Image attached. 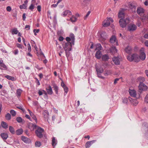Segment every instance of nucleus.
<instances>
[{
	"label": "nucleus",
	"mask_w": 148,
	"mask_h": 148,
	"mask_svg": "<svg viewBox=\"0 0 148 148\" xmlns=\"http://www.w3.org/2000/svg\"><path fill=\"white\" fill-rule=\"evenodd\" d=\"M39 31V29H34L33 31L34 32V34L35 35H36V33H38Z\"/></svg>",
	"instance_id": "864d4df0"
},
{
	"label": "nucleus",
	"mask_w": 148,
	"mask_h": 148,
	"mask_svg": "<svg viewBox=\"0 0 148 148\" xmlns=\"http://www.w3.org/2000/svg\"><path fill=\"white\" fill-rule=\"evenodd\" d=\"M110 42L112 43H116V45H118V40H116V38H111L110 40Z\"/></svg>",
	"instance_id": "6ab92c4d"
},
{
	"label": "nucleus",
	"mask_w": 148,
	"mask_h": 148,
	"mask_svg": "<svg viewBox=\"0 0 148 148\" xmlns=\"http://www.w3.org/2000/svg\"><path fill=\"white\" fill-rule=\"evenodd\" d=\"M57 51L59 52H60L61 53H62L63 52V49L62 48L61 46L58 45L57 46Z\"/></svg>",
	"instance_id": "4c0bfd02"
},
{
	"label": "nucleus",
	"mask_w": 148,
	"mask_h": 148,
	"mask_svg": "<svg viewBox=\"0 0 148 148\" xmlns=\"http://www.w3.org/2000/svg\"><path fill=\"white\" fill-rule=\"evenodd\" d=\"M109 51L111 54L114 55L117 53V50L115 47H112L110 49Z\"/></svg>",
	"instance_id": "9b49d317"
},
{
	"label": "nucleus",
	"mask_w": 148,
	"mask_h": 148,
	"mask_svg": "<svg viewBox=\"0 0 148 148\" xmlns=\"http://www.w3.org/2000/svg\"><path fill=\"white\" fill-rule=\"evenodd\" d=\"M8 12H10L12 10L10 6H8L6 8Z\"/></svg>",
	"instance_id": "bf43d9fd"
},
{
	"label": "nucleus",
	"mask_w": 148,
	"mask_h": 148,
	"mask_svg": "<svg viewBox=\"0 0 148 148\" xmlns=\"http://www.w3.org/2000/svg\"><path fill=\"white\" fill-rule=\"evenodd\" d=\"M23 130L22 129H19L16 130V134L18 135H19L22 134Z\"/></svg>",
	"instance_id": "c756f323"
},
{
	"label": "nucleus",
	"mask_w": 148,
	"mask_h": 148,
	"mask_svg": "<svg viewBox=\"0 0 148 148\" xmlns=\"http://www.w3.org/2000/svg\"><path fill=\"white\" fill-rule=\"evenodd\" d=\"M16 121L19 123H22L23 122V120L20 117H18L16 118Z\"/></svg>",
	"instance_id": "79ce46f5"
},
{
	"label": "nucleus",
	"mask_w": 148,
	"mask_h": 148,
	"mask_svg": "<svg viewBox=\"0 0 148 148\" xmlns=\"http://www.w3.org/2000/svg\"><path fill=\"white\" fill-rule=\"evenodd\" d=\"M17 47L19 48H20V49H22V48H23V46H22V45L20 44H17Z\"/></svg>",
	"instance_id": "e2e57ef3"
},
{
	"label": "nucleus",
	"mask_w": 148,
	"mask_h": 148,
	"mask_svg": "<svg viewBox=\"0 0 148 148\" xmlns=\"http://www.w3.org/2000/svg\"><path fill=\"white\" fill-rule=\"evenodd\" d=\"M145 44L146 46L148 47V40H146L145 42Z\"/></svg>",
	"instance_id": "774afa93"
},
{
	"label": "nucleus",
	"mask_w": 148,
	"mask_h": 148,
	"mask_svg": "<svg viewBox=\"0 0 148 148\" xmlns=\"http://www.w3.org/2000/svg\"><path fill=\"white\" fill-rule=\"evenodd\" d=\"M27 125L29 128L32 131L34 130L35 129H36L38 126L36 125L31 123H28Z\"/></svg>",
	"instance_id": "1a4fd4ad"
},
{
	"label": "nucleus",
	"mask_w": 148,
	"mask_h": 148,
	"mask_svg": "<svg viewBox=\"0 0 148 148\" xmlns=\"http://www.w3.org/2000/svg\"><path fill=\"white\" fill-rule=\"evenodd\" d=\"M7 69V66L3 62L0 65V69L1 70H5Z\"/></svg>",
	"instance_id": "c85d7f7f"
},
{
	"label": "nucleus",
	"mask_w": 148,
	"mask_h": 148,
	"mask_svg": "<svg viewBox=\"0 0 148 148\" xmlns=\"http://www.w3.org/2000/svg\"><path fill=\"white\" fill-rule=\"evenodd\" d=\"M41 145V143L39 141H36L35 143V146L36 147H39Z\"/></svg>",
	"instance_id": "a18cd8bd"
},
{
	"label": "nucleus",
	"mask_w": 148,
	"mask_h": 148,
	"mask_svg": "<svg viewBox=\"0 0 148 148\" xmlns=\"http://www.w3.org/2000/svg\"><path fill=\"white\" fill-rule=\"evenodd\" d=\"M27 0L25 1H24V3L22 5H20V8L21 9H25L27 7Z\"/></svg>",
	"instance_id": "393cba45"
},
{
	"label": "nucleus",
	"mask_w": 148,
	"mask_h": 148,
	"mask_svg": "<svg viewBox=\"0 0 148 148\" xmlns=\"http://www.w3.org/2000/svg\"><path fill=\"white\" fill-rule=\"evenodd\" d=\"M71 12L69 10H66L64 11L62 13V16L64 17L66 16L67 15H71Z\"/></svg>",
	"instance_id": "aec40b11"
},
{
	"label": "nucleus",
	"mask_w": 148,
	"mask_h": 148,
	"mask_svg": "<svg viewBox=\"0 0 148 148\" xmlns=\"http://www.w3.org/2000/svg\"><path fill=\"white\" fill-rule=\"evenodd\" d=\"M53 87L54 88V90L56 93L57 94H58V87L57 86L55 85L53 86Z\"/></svg>",
	"instance_id": "09e8293b"
},
{
	"label": "nucleus",
	"mask_w": 148,
	"mask_h": 148,
	"mask_svg": "<svg viewBox=\"0 0 148 148\" xmlns=\"http://www.w3.org/2000/svg\"><path fill=\"white\" fill-rule=\"evenodd\" d=\"M9 130L10 132L13 134L15 133V130L14 128L12 126H10L9 127Z\"/></svg>",
	"instance_id": "e433bc0d"
},
{
	"label": "nucleus",
	"mask_w": 148,
	"mask_h": 148,
	"mask_svg": "<svg viewBox=\"0 0 148 148\" xmlns=\"http://www.w3.org/2000/svg\"><path fill=\"white\" fill-rule=\"evenodd\" d=\"M1 125L3 128L5 129L7 128L8 127V125L6 122L4 121H2L1 122Z\"/></svg>",
	"instance_id": "cd10ccee"
},
{
	"label": "nucleus",
	"mask_w": 148,
	"mask_h": 148,
	"mask_svg": "<svg viewBox=\"0 0 148 148\" xmlns=\"http://www.w3.org/2000/svg\"><path fill=\"white\" fill-rule=\"evenodd\" d=\"M6 119L8 120H9L11 119V116L10 114L9 113H8L5 116Z\"/></svg>",
	"instance_id": "a19ab883"
},
{
	"label": "nucleus",
	"mask_w": 148,
	"mask_h": 148,
	"mask_svg": "<svg viewBox=\"0 0 148 148\" xmlns=\"http://www.w3.org/2000/svg\"><path fill=\"white\" fill-rule=\"evenodd\" d=\"M97 73L98 77L102 79H104V77L101 76V75L100 74L101 73Z\"/></svg>",
	"instance_id": "4d7b16f0"
},
{
	"label": "nucleus",
	"mask_w": 148,
	"mask_h": 148,
	"mask_svg": "<svg viewBox=\"0 0 148 148\" xmlns=\"http://www.w3.org/2000/svg\"><path fill=\"white\" fill-rule=\"evenodd\" d=\"M144 101L145 102L148 103V94H147L145 98Z\"/></svg>",
	"instance_id": "8fccbe9b"
},
{
	"label": "nucleus",
	"mask_w": 148,
	"mask_h": 148,
	"mask_svg": "<svg viewBox=\"0 0 148 148\" xmlns=\"http://www.w3.org/2000/svg\"><path fill=\"white\" fill-rule=\"evenodd\" d=\"M129 93L132 97H135L136 95V91L134 89H130L129 90Z\"/></svg>",
	"instance_id": "ddd939ff"
},
{
	"label": "nucleus",
	"mask_w": 148,
	"mask_h": 148,
	"mask_svg": "<svg viewBox=\"0 0 148 148\" xmlns=\"http://www.w3.org/2000/svg\"><path fill=\"white\" fill-rule=\"evenodd\" d=\"M131 50L132 49L131 47L128 46L126 47L125 49V51L126 53H130Z\"/></svg>",
	"instance_id": "473e14b6"
},
{
	"label": "nucleus",
	"mask_w": 148,
	"mask_h": 148,
	"mask_svg": "<svg viewBox=\"0 0 148 148\" xmlns=\"http://www.w3.org/2000/svg\"><path fill=\"white\" fill-rule=\"evenodd\" d=\"M12 34H16L18 33V31L17 30V29H12Z\"/></svg>",
	"instance_id": "37998d69"
},
{
	"label": "nucleus",
	"mask_w": 148,
	"mask_h": 148,
	"mask_svg": "<svg viewBox=\"0 0 148 148\" xmlns=\"http://www.w3.org/2000/svg\"><path fill=\"white\" fill-rule=\"evenodd\" d=\"M35 133L36 136L40 138L43 136V133L44 132V130L42 128L38 126L36 129Z\"/></svg>",
	"instance_id": "20e7f679"
},
{
	"label": "nucleus",
	"mask_w": 148,
	"mask_h": 148,
	"mask_svg": "<svg viewBox=\"0 0 148 148\" xmlns=\"http://www.w3.org/2000/svg\"><path fill=\"white\" fill-rule=\"evenodd\" d=\"M43 114L44 116V117L45 118L48 117L49 115V113L46 110L43 112Z\"/></svg>",
	"instance_id": "c9c22d12"
},
{
	"label": "nucleus",
	"mask_w": 148,
	"mask_h": 148,
	"mask_svg": "<svg viewBox=\"0 0 148 148\" xmlns=\"http://www.w3.org/2000/svg\"><path fill=\"white\" fill-rule=\"evenodd\" d=\"M34 8V5L32 4H31V5H30L29 8V9L32 10H33Z\"/></svg>",
	"instance_id": "3c124183"
},
{
	"label": "nucleus",
	"mask_w": 148,
	"mask_h": 148,
	"mask_svg": "<svg viewBox=\"0 0 148 148\" xmlns=\"http://www.w3.org/2000/svg\"><path fill=\"white\" fill-rule=\"evenodd\" d=\"M5 77L9 80H11L12 81H14L15 80V78L14 77L10 76L8 75H6L5 76Z\"/></svg>",
	"instance_id": "58836bf2"
},
{
	"label": "nucleus",
	"mask_w": 148,
	"mask_h": 148,
	"mask_svg": "<svg viewBox=\"0 0 148 148\" xmlns=\"http://www.w3.org/2000/svg\"><path fill=\"white\" fill-rule=\"evenodd\" d=\"M95 50H98V51H100L102 48V47L100 44H97L95 45Z\"/></svg>",
	"instance_id": "a878e982"
},
{
	"label": "nucleus",
	"mask_w": 148,
	"mask_h": 148,
	"mask_svg": "<svg viewBox=\"0 0 148 148\" xmlns=\"http://www.w3.org/2000/svg\"><path fill=\"white\" fill-rule=\"evenodd\" d=\"M18 50L16 49L14 51V54L15 55L17 54L18 53Z\"/></svg>",
	"instance_id": "69168bd1"
},
{
	"label": "nucleus",
	"mask_w": 148,
	"mask_h": 148,
	"mask_svg": "<svg viewBox=\"0 0 148 148\" xmlns=\"http://www.w3.org/2000/svg\"><path fill=\"white\" fill-rule=\"evenodd\" d=\"M113 62L116 65H119L120 64V58L119 57H114L112 58Z\"/></svg>",
	"instance_id": "f8f14e48"
},
{
	"label": "nucleus",
	"mask_w": 148,
	"mask_h": 148,
	"mask_svg": "<svg viewBox=\"0 0 148 148\" xmlns=\"http://www.w3.org/2000/svg\"><path fill=\"white\" fill-rule=\"evenodd\" d=\"M67 42L66 43L64 47V50L67 57L69 56L70 53L69 51L71 50L72 47L74 44V38H66Z\"/></svg>",
	"instance_id": "f03ea898"
},
{
	"label": "nucleus",
	"mask_w": 148,
	"mask_h": 148,
	"mask_svg": "<svg viewBox=\"0 0 148 148\" xmlns=\"http://www.w3.org/2000/svg\"><path fill=\"white\" fill-rule=\"evenodd\" d=\"M128 99L127 98H124L123 99V102L125 103H127L128 102Z\"/></svg>",
	"instance_id": "5fc2aeb1"
},
{
	"label": "nucleus",
	"mask_w": 148,
	"mask_h": 148,
	"mask_svg": "<svg viewBox=\"0 0 148 148\" xmlns=\"http://www.w3.org/2000/svg\"><path fill=\"white\" fill-rule=\"evenodd\" d=\"M90 11H89L86 14V15L84 17V18L85 19H86L87 18V17L90 14Z\"/></svg>",
	"instance_id": "13d9d810"
},
{
	"label": "nucleus",
	"mask_w": 148,
	"mask_h": 148,
	"mask_svg": "<svg viewBox=\"0 0 148 148\" xmlns=\"http://www.w3.org/2000/svg\"><path fill=\"white\" fill-rule=\"evenodd\" d=\"M101 55V52L100 51H98L95 53V56L97 58L99 59L100 58Z\"/></svg>",
	"instance_id": "b1692460"
},
{
	"label": "nucleus",
	"mask_w": 148,
	"mask_h": 148,
	"mask_svg": "<svg viewBox=\"0 0 148 148\" xmlns=\"http://www.w3.org/2000/svg\"><path fill=\"white\" fill-rule=\"evenodd\" d=\"M21 139L22 141L26 143H29L30 142V140L27 137L24 136L21 137Z\"/></svg>",
	"instance_id": "dca6fc26"
},
{
	"label": "nucleus",
	"mask_w": 148,
	"mask_h": 148,
	"mask_svg": "<svg viewBox=\"0 0 148 148\" xmlns=\"http://www.w3.org/2000/svg\"><path fill=\"white\" fill-rule=\"evenodd\" d=\"M109 58V56L107 54L104 55L102 56V59L103 61L108 60Z\"/></svg>",
	"instance_id": "7c9ffc66"
},
{
	"label": "nucleus",
	"mask_w": 148,
	"mask_h": 148,
	"mask_svg": "<svg viewBox=\"0 0 148 148\" xmlns=\"http://www.w3.org/2000/svg\"><path fill=\"white\" fill-rule=\"evenodd\" d=\"M70 21L73 23L76 22L77 20V18L75 17L74 16H72L70 18Z\"/></svg>",
	"instance_id": "f704fd0d"
},
{
	"label": "nucleus",
	"mask_w": 148,
	"mask_h": 148,
	"mask_svg": "<svg viewBox=\"0 0 148 148\" xmlns=\"http://www.w3.org/2000/svg\"><path fill=\"white\" fill-rule=\"evenodd\" d=\"M127 58L130 61H134L135 62H138L140 61L139 56L136 53L133 54L131 56H127Z\"/></svg>",
	"instance_id": "7ed1b4c3"
},
{
	"label": "nucleus",
	"mask_w": 148,
	"mask_h": 148,
	"mask_svg": "<svg viewBox=\"0 0 148 148\" xmlns=\"http://www.w3.org/2000/svg\"><path fill=\"white\" fill-rule=\"evenodd\" d=\"M96 141L95 140H93L87 142L85 144V146L86 148L89 147L91 145L95 143Z\"/></svg>",
	"instance_id": "2eb2a0df"
},
{
	"label": "nucleus",
	"mask_w": 148,
	"mask_h": 148,
	"mask_svg": "<svg viewBox=\"0 0 148 148\" xmlns=\"http://www.w3.org/2000/svg\"><path fill=\"white\" fill-rule=\"evenodd\" d=\"M96 71L97 73H102L103 71V69L101 67L100 68H96Z\"/></svg>",
	"instance_id": "72a5a7b5"
},
{
	"label": "nucleus",
	"mask_w": 148,
	"mask_h": 148,
	"mask_svg": "<svg viewBox=\"0 0 148 148\" xmlns=\"http://www.w3.org/2000/svg\"><path fill=\"white\" fill-rule=\"evenodd\" d=\"M22 90L20 89H18L17 90L16 93L17 95L19 96L21 95L22 93Z\"/></svg>",
	"instance_id": "de8ad7c7"
},
{
	"label": "nucleus",
	"mask_w": 148,
	"mask_h": 148,
	"mask_svg": "<svg viewBox=\"0 0 148 148\" xmlns=\"http://www.w3.org/2000/svg\"><path fill=\"white\" fill-rule=\"evenodd\" d=\"M107 36V33L104 31L99 32L98 33V37H104Z\"/></svg>",
	"instance_id": "4468645a"
},
{
	"label": "nucleus",
	"mask_w": 148,
	"mask_h": 148,
	"mask_svg": "<svg viewBox=\"0 0 148 148\" xmlns=\"http://www.w3.org/2000/svg\"><path fill=\"white\" fill-rule=\"evenodd\" d=\"M137 13L140 16H144V9L140 7L138 8L137 10Z\"/></svg>",
	"instance_id": "9d476101"
},
{
	"label": "nucleus",
	"mask_w": 148,
	"mask_h": 148,
	"mask_svg": "<svg viewBox=\"0 0 148 148\" xmlns=\"http://www.w3.org/2000/svg\"><path fill=\"white\" fill-rule=\"evenodd\" d=\"M38 93L39 95H41L43 94L42 90H39L38 91Z\"/></svg>",
	"instance_id": "0e129e2a"
},
{
	"label": "nucleus",
	"mask_w": 148,
	"mask_h": 148,
	"mask_svg": "<svg viewBox=\"0 0 148 148\" xmlns=\"http://www.w3.org/2000/svg\"><path fill=\"white\" fill-rule=\"evenodd\" d=\"M113 22V20L111 18H107L103 23V25L104 27H107L110 25V24Z\"/></svg>",
	"instance_id": "39448f33"
},
{
	"label": "nucleus",
	"mask_w": 148,
	"mask_h": 148,
	"mask_svg": "<svg viewBox=\"0 0 148 148\" xmlns=\"http://www.w3.org/2000/svg\"><path fill=\"white\" fill-rule=\"evenodd\" d=\"M57 144V140L54 137H53L52 139V145L53 146H55Z\"/></svg>",
	"instance_id": "2f4dec72"
},
{
	"label": "nucleus",
	"mask_w": 148,
	"mask_h": 148,
	"mask_svg": "<svg viewBox=\"0 0 148 148\" xmlns=\"http://www.w3.org/2000/svg\"><path fill=\"white\" fill-rule=\"evenodd\" d=\"M10 113L13 116H15L16 115V112L13 110H11L10 111Z\"/></svg>",
	"instance_id": "49530a36"
},
{
	"label": "nucleus",
	"mask_w": 148,
	"mask_h": 148,
	"mask_svg": "<svg viewBox=\"0 0 148 148\" xmlns=\"http://www.w3.org/2000/svg\"><path fill=\"white\" fill-rule=\"evenodd\" d=\"M57 34L59 37H63V36H64L63 31L62 29L58 30L57 32Z\"/></svg>",
	"instance_id": "4be33fe9"
},
{
	"label": "nucleus",
	"mask_w": 148,
	"mask_h": 148,
	"mask_svg": "<svg viewBox=\"0 0 148 148\" xmlns=\"http://www.w3.org/2000/svg\"><path fill=\"white\" fill-rule=\"evenodd\" d=\"M136 28L137 27L136 25L132 23H131L129 25L127 29L130 32H132L135 30Z\"/></svg>",
	"instance_id": "6e6552de"
},
{
	"label": "nucleus",
	"mask_w": 148,
	"mask_h": 148,
	"mask_svg": "<svg viewBox=\"0 0 148 148\" xmlns=\"http://www.w3.org/2000/svg\"><path fill=\"white\" fill-rule=\"evenodd\" d=\"M37 9L38 11L40 12L41 10V7L40 5H38L37 7Z\"/></svg>",
	"instance_id": "680f3d73"
},
{
	"label": "nucleus",
	"mask_w": 148,
	"mask_h": 148,
	"mask_svg": "<svg viewBox=\"0 0 148 148\" xmlns=\"http://www.w3.org/2000/svg\"><path fill=\"white\" fill-rule=\"evenodd\" d=\"M0 136L4 140H6L8 137V134L7 133H1Z\"/></svg>",
	"instance_id": "a211bd4d"
},
{
	"label": "nucleus",
	"mask_w": 148,
	"mask_h": 148,
	"mask_svg": "<svg viewBox=\"0 0 148 148\" xmlns=\"http://www.w3.org/2000/svg\"><path fill=\"white\" fill-rule=\"evenodd\" d=\"M31 117L32 118L34 119L35 121V122L36 123H37V118L36 117V116L34 115L33 116H32Z\"/></svg>",
	"instance_id": "603ef678"
},
{
	"label": "nucleus",
	"mask_w": 148,
	"mask_h": 148,
	"mask_svg": "<svg viewBox=\"0 0 148 148\" xmlns=\"http://www.w3.org/2000/svg\"><path fill=\"white\" fill-rule=\"evenodd\" d=\"M130 8L133 10L132 11L134 12H136V7L133 4L130 3L129 5Z\"/></svg>",
	"instance_id": "bb28decb"
},
{
	"label": "nucleus",
	"mask_w": 148,
	"mask_h": 148,
	"mask_svg": "<svg viewBox=\"0 0 148 148\" xmlns=\"http://www.w3.org/2000/svg\"><path fill=\"white\" fill-rule=\"evenodd\" d=\"M46 90L49 95H52L53 93L52 88L50 85H49L48 87L46 88Z\"/></svg>",
	"instance_id": "412c9836"
},
{
	"label": "nucleus",
	"mask_w": 148,
	"mask_h": 148,
	"mask_svg": "<svg viewBox=\"0 0 148 148\" xmlns=\"http://www.w3.org/2000/svg\"><path fill=\"white\" fill-rule=\"evenodd\" d=\"M30 26L29 25H26L25 26V28L27 30H29L30 29Z\"/></svg>",
	"instance_id": "338daca9"
},
{
	"label": "nucleus",
	"mask_w": 148,
	"mask_h": 148,
	"mask_svg": "<svg viewBox=\"0 0 148 148\" xmlns=\"http://www.w3.org/2000/svg\"><path fill=\"white\" fill-rule=\"evenodd\" d=\"M61 86L64 88V90L65 92V94H64V95H65L68 92V88L66 86L63 82H61Z\"/></svg>",
	"instance_id": "f3484780"
},
{
	"label": "nucleus",
	"mask_w": 148,
	"mask_h": 148,
	"mask_svg": "<svg viewBox=\"0 0 148 148\" xmlns=\"http://www.w3.org/2000/svg\"><path fill=\"white\" fill-rule=\"evenodd\" d=\"M145 49L144 48H142L140 51V56H139L140 58V60H144L146 58V54L145 52Z\"/></svg>",
	"instance_id": "423d86ee"
},
{
	"label": "nucleus",
	"mask_w": 148,
	"mask_h": 148,
	"mask_svg": "<svg viewBox=\"0 0 148 148\" xmlns=\"http://www.w3.org/2000/svg\"><path fill=\"white\" fill-rule=\"evenodd\" d=\"M138 80L140 82H140H143L145 81V79L144 77H140L138 78Z\"/></svg>",
	"instance_id": "c03bdc74"
},
{
	"label": "nucleus",
	"mask_w": 148,
	"mask_h": 148,
	"mask_svg": "<svg viewBox=\"0 0 148 148\" xmlns=\"http://www.w3.org/2000/svg\"><path fill=\"white\" fill-rule=\"evenodd\" d=\"M28 51L30 52L31 51V48L30 44L28 43L27 45Z\"/></svg>",
	"instance_id": "6e6d98bb"
},
{
	"label": "nucleus",
	"mask_w": 148,
	"mask_h": 148,
	"mask_svg": "<svg viewBox=\"0 0 148 148\" xmlns=\"http://www.w3.org/2000/svg\"><path fill=\"white\" fill-rule=\"evenodd\" d=\"M138 89L140 91L146 90L147 88V86L144 83L142 82H140L139 83V85L138 86Z\"/></svg>",
	"instance_id": "0eeeda50"
},
{
	"label": "nucleus",
	"mask_w": 148,
	"mask_h": 148,
	"mask_svg": "<svg viewBox=\"0 0 148 148\" xmlns=\"http://www.w3.org/2000/svg\"><path fill=\"white\" fill-rule=\"evenodd\" d=\"M125 9L121 8L118 13V17L121 18L119 21L120 25L122 27H125L126 25L130 23V18L128 17H125L124 11Z\"/></svg>",
	"instance_id": "f257e3e1"
},
{
	"label": "nucleus",
	"mask_w": 148,
	"mask_h": 148,
	"mask_svg": "<svg viewBox=\"0 0 148 148\" xmlns=\"http://www.w3.org/2000/svg\"><path fill=\"white\" fill-rule=\"evenodd\" d=\"M112 73V71L111 70H107L106 71V73H104V75L105 76H107L110 75Z\"/></svg>",
	"instance_id": "ea45409f"
},
{
	"label": "nucleus",
	"mask_w": 148,
	"mask_h": 148,
	"mask_svg": "<svg viewBox=\"0 0 148 148\" xmlns=\"http://www.w3.org/2000/svg\"><path fill=\"white\" fill-rule=\"evenodd\" d=\"M130 101L132 104L134 106H136L138 103V101L136 99H133L131 98H129Z\"/></svg>",
	"instance_id": "5701e85b"
},
{
	"label": "nucleus",
	"mask_w": 148,
	"mask_h": 148,
	"mask_svg": "<svg viewBox=\"0 0 148 148\" xmlns=\"http://www.w3.org/2000/svg\"><path fill=\"white\" fill-rule=\"evenodd\" d=\"M31 43L32 46V47L36 45L35 42L33 40H32L31 41Z\"/></svg>",
	"instance_id": "052dcab7"
}]
</instances>
